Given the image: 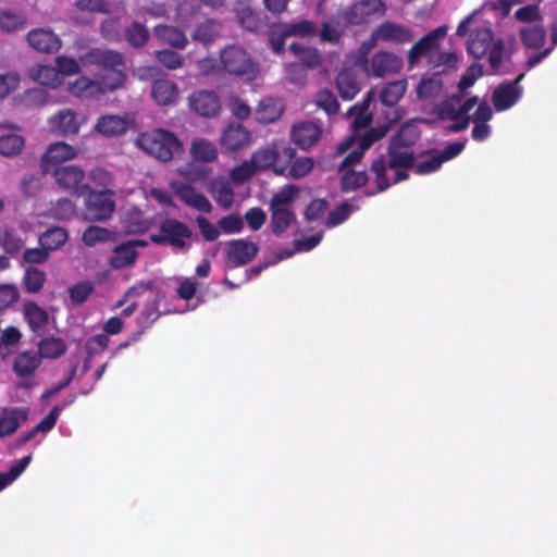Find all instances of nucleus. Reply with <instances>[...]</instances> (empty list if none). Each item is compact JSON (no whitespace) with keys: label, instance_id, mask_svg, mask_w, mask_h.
<instances>
[{"label":"nucleus","instance_id":"13d9d810","mask_svg":"<svg viewBox=\"0 0 557 557\" xmlns=\"http://www.w3.org/2000/svg\"><path fill=\"white\" fill-rule=\"evenodd\" d=\"M3 250L9 255H15L21 251L24 240L15 230H5L1 239Z\"/></svg>","mask_w":557,"mask_h":557},{"label":"nucleus","instance_id":"3c124183","mask_svg":"<svg viewBox=\"0 0 557 557\" xmlns=\"http://www.w3.org/2000/svg\"><path fill=\"white\" fill-rule=\"evenodd\" d=\"M123 225L128 234L145 233L150 227L148 220L139 210L128 212L123 220Z\"/></svg>","mask_w":557,"mask_h":557},{"label":"nucleus","instance_id":"412c9836","mask_svg":"<svg viewBox=\"0 0 557 557\" xmlns=\"http://www.w3.org/2000/svg\"><path fill=\"white\" fill-rule=\"evenodd\" d=\"M176 197L187 207L203 213L212 212V205L209 199L187 183H177L173 185Z\"/></svg>","mask_w":557,"mask_h":557},{"label":"nucleus","instance_id":"e2e57ef3","mask_svg":"<svg viewBox=\"0 0 557 557\" xmlns=\"http://www.w3.org/2000/svg\"><path fill=\"white\" fill-rule=\"evenodd\" d=\"M52 211L55 219L65 221L72 219L75 215L76 206L69 198H60L54 203Z\"/></svg>","mask_w":557,"mask_h":557},{"label":"nucleus","instance_id":"69168bd1","mask_svg":"<svg viewBox=\"0 0 557 557\" xmlns=\"http://www.w3.org/2000/svg\"><path fill=\"white\" fill-rule=\"evenodd\" d=\"M20 298V292L14 284H0V311L8 309Z\"/></svg>","mask_w":557,"mask_h":557},{"label":"nucleus","instance_id":"e433bc0d","mask_svg":"<svg viewBox=\"0 0 557 557\" xmlns=\"http://www.w3.org/2000/svg\"><path fill=\"white\" fill-rule=\"evenodd\" d=\"M38 355L42 359H57L67 349L66 343L61 337L49 336L38 343Z\"/></svg>","mask_w":557,"mask_h":557},{"label":"nucleus","instance_id":"864d4df0","mask_svg":"<svg viewBox=\"0 0 557 557\" xmlns=\"http://www.w3.org/2000/svg\"><path fill=\"white\" fill-rule=\"evenodd\" d=\"M314 162L312 158L309 157H300L294 158L290 164L287 168L285 176L298 180L305 177L309 174L313 169Z\"/></svg>","mask_w":557,"mask_h":557},{"label":"nucleus","instance_id":"0e129e2a","mask_svg":"<svg viewBox=\"0 0 557 557\" xmlns=\"http://www.w3.org/2000/svg\"><path fill=\"white\" fill-rule=\"evenodd\" d=\"M258 170L252 164L251 159L249 161H244L242 164L236 165L231 171L232 180L237 184H243L247 182L250 177H252Z\"/></svg>","mask_w":557,"mask_h":557},{"label":"nucleus","instance_id":"a19ab883","mask_svg":"<svg viewBox=\"0 0 557 557\" xmlns=\"http://www.w3.org/2000/svg\"><path fill=\"white\" fill-rule=\"evenodd\" d=\"M67 239L69 233L65 228L52 226L39 236V245L51 252L62 247Z\"/></svg>","mask_w":557,"mask_h":557},{"label":"nucleus","instance_id":"9b49d317","mask_svg":"<svg viewBox=\"0 0 557 557\" xmlns=\"http://www.w3.org/2000/svg\"><path fill=\"white\" fill-rule=\"evenodd\" d=\"M447 26L441 25L416 41L408 51L407 63L410 70L414 69L421 59H429L433 63L432 57L441 46V39L446 36Z\"/></svg>","mask_w":557,"mask_h":557},{"label":"nucleus","instance_id":"774afa93","mask_svg":"<svg viewBox=\"0 0 557 557\" xmlns=\"http://www.w3.org/2000/svg\"><path fill=\"white\" fill-rule=\"evenodd\" d=\"M219 227L225 234H235L244 228L243 219L238 214H228L218 221Z\"/></svg>","mask_w":557,"mask_h":557},{"label":"nucleus","instance_id":"2eb2a0df","mask_svg":"<svg viewBox=\"0 0 557 557\" xmlns=\"http://www.w3.org/2000/svg\"><path fill=\"white\" fill-rule=\"evenodd\" d=\"M77 157L76 149L63 141L50 144L40 159L41 173L51 172L52 169L66 164V161Z\"/></svg>","mask_w":557,"mask_h":557},{"label":"nucleus","instance_id":"4468645a","mask_svg":"<svg viewBox=\"0 0 557 557\" xmlns=\"http://www.w3.org/2000/svg\"><path fill=\"white\" fill-rule=\"evenodd\" d=\"M388 131L387 125H380L367 128L362 134L354 133L342 143H339L334 151V157L344 154L356 144L366 152L374 143L382 139Z\"/></svg>","mask_w":557,"mask_h":557},{"label":"nucleus","instance_id":"dca6fc26","mask_svg":"<svg viewBox=\"0 0 557 557\" xmlns=\"http://www.w3.org/2000/svg\"><path fill=\"white\" fill-rule=\"evenodd\" d=\"M386 5L382 0H360L346 12L345 18L351 25L369 23L374 16H383Z\"/></svg>","mask_w":557,"mask_h":557},{"label":"nucleus","instance_id":"9d476101","mask_svg":"<svg viewBox=\"0 0 557 557\" xmlns=\"http://www.w3.org/2000/svg\"><path fill=\"white\" fill-rule=\"evenodd\" d=\"M413 39L414 33L410 27L386 21L373 30L370 41H364L359 50L366 61L369 50L376 44V41L405 45L411 42Z\"/></svg>","mask_w":557,"mask_h":557},{"label":"nucleus","instance_id":"0eeeda50","mask_svg":"<svg viewBox=\"0 0 557 557\" xmlns=\"http://www.w3.org/2000/svg\"><path fill=\"white\" fill-rule=\"evenodd\" d=\"M193 237L194 232L186 223L174 218H165L159 224V232L151 234L150 240L159 246L186 250L189 248V240Z\"/></svg>","mask_w":557,"mask_h":557},{"label":"nucleus","instance_id":"f03ea898","mask_svg":"<svg viewBox=\"0 0 557 557\" xmlns=\"http://www.w3.org/2000/svg\"><path fill=\"white\" fill-rule=\"evenodd\" d=\"M467 51L475 60L488 54V64L493 71H498L505 57H510L512 50L506 48L503 38H494L490 27H479L471 32L467 41Z\"/></svg>","mask_w":557,"mask_h":557},{"label":"nucleus","instance_id":"20e7f679","mask_svg":"<svg viewBox=\"0 0 557 557\" xmlns=\"http://www.w3.org/2000/svg\"><path fill=\"white\" fill-rule=\"evenodd\" d=\"M137 144L149 156L162 162H170L184 152L181 140L172 132L162 128L140 134Z\"/></svg>","mask_w":557,"mask_h":557},{"label":"nucleus","instance_id":"052dcab7","mask_svg":"<svg viewBox=\"0 0 557 557\" xmlns=\"http://www.w3.org/2000/svg\"><path fill=\"white\" fill-rule=\"evenodd\" d=\"M351 213V206L348 202H342L329 212L325 225L335 227L345 222Z\"/></svg>","mask_w":557,"mask_h":557},{"label":"nucleus","instance_id":"1a4fd4ad","mask_svg":"<svg viewBox=\"0 0 557 557\" xmlns=\"http://www.w3.org/2000/svg\"><path fill=\"white\" fill-rule=\"evenodd\" d=\"M44 175L51 176L61 190L72 196L83 197L89 190V184L85 183L86 173L77 164H63Z\"/></svg>","mask_w":557,"mask_h":557},{"label":"nucleus","instance_id":"b1692460","mask_svg":"<svg viewBox=\"0 0 557 557\" xmlns=\"http://www.w3.org/2000/svg\"><path fill=\"white\" fill-rule=\"evenodd\" d=\"M251 140L250 132L239 123L227 125L221 136V145L227 151H238L243 147L248 146Z\"/></svg>","mask_w":557,"mask_h":557},{"label":"nucleus","instance_id":"4be33fe9","mask_svg":"<svg viewBox=\"0 0 557 557\" xmlns=\"http://www.w3.org/2000/svg\"><path fill=\"white\" fill-rule=\"evenodd\" d=\"M289 51L293 52L299 60L297 63H292L288 67V73L293 74L295 71L314 70L322 64V57L318 49L307 47L298 42L289 45Z\"/></svg>","mask_w":557,"mask_h":557},{"label":"nucleus","instance_id":"423d86ee","mask_svg":"<svg viewBox=\"0 0 557 557\" xmlns=\"http://www.w3.org/2000/svg\"><path fill=\"white\" fill-rule=\"evenodd\" d=\"M121 77L117 72H112L109 76H100L98 79L79 76L69 84V90L71 95L83 100L99 99L101 96L119 89Z\"/></svg>","mask_w":557,"mask_h":557},{"label":"nucleus","instance_id":"c85d7f7f","mask_svg":"<svg viewBox=\"0 0 557 557\" xmlns=\"http://www.w3.org/2000/svg\"><path fill=\"white\" fill-rule=\"evenodd\" d=\"M27 419L26 408H5L0 414V437H7L16 432L21 422Z\"/></svg>","mask_w":557,"mask_h":557},{"label":"nucleus","instance_id":"4c0bfd02","mask_svg":"<svg viewBox=\"0 0 557 557\" xmlns=\"http://www.w3.org/2000/svg\"><path fill=\"white\" fill-rule=\"evenodd\" d=\"M124 37L127 44L135 49L143 48L147 45L150 34L144 23L133 21L124 29Z\"/></svg>","mask_w":557,"mask_h":557},{"label":"nucleus","instance_id":"de8ad7c7","mask_svg":"<svg viewBox=\"0 0 557 557\" xmlns=\"http://www.w3.org/2000/svg\"><path fill=\"white\" fill-rule=\"evenodd\" d=\"M191 153L197 161L212 162L218 158L215 146L203 138H199L193 143Z\"/></svg>","mask_w":557,"mask_h":557},{"label":"nucleus","instance_id":"aec40b11","mask_svg":"<svg viewBox=\"0 0 557 557\" xmlns=\"http://www.w3.org/2000/svg\"><path fill=\"white\" fill-rule=\"evenodd\" d=\"M290 136L295 145L308 150L320 141L322 128L314 122L302 121L293 125Z\"/></svg>","mask_w":557,"mask_h":557},{"label":"nucleus","instance_id":"5fc2aeb1","mask_svg":"<svg viewBox=\"0 0 557 557\" xmlns=\"http://www.w3.org/2000/svg\"><path fill=\"white\" fill-rule=\"evenodd\" d=\"M156 59L163 67L170 71L182 69L185 63L184 55L171 49L158 50Z\"/></svg>","mask_w":557,"mask_h":557},{"label":"nucleus","instance_id":"58836bf2","mask_svg":"<svg viewBox=\"0 0 557 557\" xmlns=\"http://www.w3.org/2000/svg\"><path fill=\"white\" fill-rule=\"evenodd\" d=\"M214 201L223 209H230L234 202V191L227 182L212 181L208 186Z\"/></svg>","mask_w":557,"mask_h":557},{"label":"nucleus","instance_id":"f8f14e48","mask_svg":"<svg viewBox=\"0 0 557 557\" xmlns=\"http://www.w3.org/2000/svg\"><path fill=\"white\" fill-rule=\"evenodd\" d=\"M113 194L109 189L96 191L89 186L88 193L84 196L85 218L89 221L109 220L115 210Z\"/></svg>","mask_w":557,"mask_h":557},{"label":"nucleus","instance_id":"473e14b6","mask_svg":"<svg viewBox=\"0 0 557 557\" xmlns=\"http://www.w3.org/2000/svg\"><path fill=\"white\" fill-rule=\"evenodd\" d=\"M235 12L239 24L247 30L257 33L263 28L264 20L260 11L247 4H239Z\"/></svg>","mask_w":557,"mask_h":557},{"label":"nucleus","instance_id":"bb28decb","mask_svg":"<svg viewBox=\"0 0 557 557\" xmlns=\"http://www.w3.org/2000/svg\"><path fill=\"white\" fill-rule=\"evenodd\" d=\"M521 88L515 84H499L493 91L492 103L496 111L502 112L511 108L520 98Z\"/></svg>","mask_w":557,"mask_h":557},{"label":"nucleus","instance_id":"4d7b16f0","mask_svg":"<svg viewBox=\"0 0 557 557\" xmlns=\"http://www.w3.org/2000/svg\"><path fill=\"white\" fill-rule=\"evenodd\" d=\"M346 116L350 119V126L354 133L366 129L373 121V114L371 111L354 109V107L348 109Z\"/></svg>","mask_w":557,"mask_h":557},{"label":"nucleus","instance_id":"6ab92c4d","mask_svg":"<svg viewBox=\"0 0 557 557\" xmlns=\"http://www.w3.org/2000/svg\"><path fill=\"white\" fill-rule=\"evenodd\" d=\"M189 108L198 115L213 117L220 113L221 101L212 90H196L188 98Z\"/></svg>","mask_w":557,"mask_h":557},{"label":"nucleus","instance_id":"338daca9","mask_svg":"<svg viewBox=\"0 0 557 557\" xmlns=\"http://www.w3.org/2000/svg\"><path fill=\"white\" fill-rule=\"evenodd\" d=\"M0 27L5 32H13L25 27V18L10 11H4L0 15Z\"/></svg>","mask_w":557,"mask_h":557},{"label":"nucleus","instance_id":"ea45409f","mask_svg":"<svg viewBox=\"0 0 557 557\" xmlns=\"http://www.w3.org/2000/svg\"><path fill=\"white\" fill-rule=\"evenodd\" d=\"M29 76L37 83L49 86L58 87L61 84V76L54 66L37 64L29 70Z\"/></svg>","mask_w":557,"mask_h":557},{"label":"nucleus","instance_id":"cd10ccee","mask_svg":"<svg viewBox=\"0 0 557 557\" xmlns=\"http://www.w3.org/2000/svg\"><path fill=\"white\" fill-rule=\"evenodd\" d=\"M336 87L343 100H351L361 89V83L351 69H343L336 75Z\"/></svg>","mask_w":557,"mask_h":557},{"label":"nucleus","instance_id":"f3484780","mask_svg":"<svg viewBox=\"0 0 557 557\" xmlns=\"http://www.w3.org/2000/svg\"><path fill=\"white\" fill-rule=\"evenodd\" d=\"M146 246L148 242L144 239H131L115 246L109 258V265L114 270L133 265L139 256L137 248Z\"/></svg>","mask_w":557,"mask_h":557},{"label":"nucleus","instance_id":"2f4dec72","mask_svg":"<svg viewBox=\"0 0 557 557\" xmlns=\"http://www.w3.org/2000/svg\"><path fill=\"white\" fill-rule=\"evenodd\" d=\"M178 88L169 79H157L152 84L151 96L159 106H168L175 101Z\"/></svg>","mask_w":557,"mask_h":557},{"label":"nucleus","instance_id":"680f3d73","mask_svg":"<svg viewBox=\"0 0 557 557\" xmlns=\"http://www.w3.org/2000/svg\"><path fill=\"white\" fill-rule=\"evenodd\" d=\"M94 286L89 282L76 283L69 288L70 299L74 305H82L92 294Z\"/></svg>","mask_w":557,"mask_h":557},{"label":"nucleus","instance_id":"c9c22d12","mask_svg":"<svg viewBox=\"0 0 557 557\" xmlns=\"http://www.w3.org/2000/svg\"><path fill=\"white\" fill-rule=\"evenodd\" d=\"M221 33V23L214 18H208L198 23L191 34V38L203 45L213 42Z\"/></svg>","mask_w":557,"mask_h":557},{"label":"nucleus","instance_id":"37998d69","mask_svg":"<svg viewBox=\"0 0 557 557\" xmlns=\"http://www.w3.org/2000/svg\"><path fill=\"white\" fill-rule=\"evenodd\" d=\"M406 83L404 81H395L387 83L380 92L381 102L392 108L394 107L405 95Z\"/></svg>","mask_w":557,"mask_h":557},{"label":"nucleus","instance_id":"c756f323","mask_svg":"<svg viewBox=\"0 0 557 557\" xmlns=\"http://www.w3.org/2000/svg\"><path fill=\"white\" fill-rule=\"evenodd\" d=\"M153 35L159 41L176 49H184L188 44L185 34L172 25L159 24L154 26Z\"/></svg>","mask_w":557,"mask_h":557},{"label":"nucleus","instance_id":"7c9ffc66","mask_svg":"<svg viewBox=\"0 0 557 557\" xmlns=\"http://www.w3.org/2000/svg\"><path fill=\"white\" fill-rule=\"evenodd\" d=\"M284 111L283 102L276 98H263L260 100L256 117L262 124H270L277 121Z\"/></svg>","mask_w":557,"mask_h":557},{"label":"nucleus","instance_id":"79ce46f5","mask_svg":"<svg viewBox=\"0 0 557 557\" xmlns=\"http://www.w3.org/2000/svg\"><path fill=\"white\" fill-rule=\"evenodd\" d=\"M521 42L530 49L541 48L546 39V30L542 25H530L520 29Z\"/></svg>","mask_w":557,"mask_h":557},{"label":"nucleus","instance_id":"6e6d98bb","mask_svg":"<svg viewBox=\"0 0 557 557\" xmlns=\"http://www.w3.org/2000/svg\"><path fill=\"white\" fill-rule=\"evenodd\" d=\"M314 103L329 115L336 114L339 110L336 96L327 88H323L317 92Z\"/></svg>","mask_w":557,"mask_h":557},{"label":"nucleus","instance_id":"6e6552de","mask_svg":"<svg viewBox=\"0 0 557 557\" xmlns=\"http://www.w3.org/2000/svg\"><path fill=\"white\" fill-rule=\"evenodd\" d=\"M295 154L296 150L290 146L280 149L275 146H265L256 150L250 159L258 172L271 169L276 175H284Z\"/></svg>","mask_w":557,"mask_h":557},{"label":"nucleus","instance_id":"09e8293b","mask_svg":"<svg viewBox=\"0 0 557 557\" xmlns=\"http://www.w3.org/2000/svg\"><path fill=\"white\" fill-rule=\"evenodd\" d=\"M25 145L23 136L17 134H5L0 136V154L13 157L18 154Z\"/></svg>","mask_w":557,"mask_h":557},{"label":"nucleus","instance_id":"a211bd4d","mask_svg":"<svg viewBox=\"0 0 557 557\" xmlns=\"http://www.w3.org/2000/svg\"><path fill=\"white\" fill-rule=\"evenodd\" d=\"M259 252L256 243L248 239H232L227 244L226 260L230 267L238 268L249 263Z\"/></svg>","mask_w":557,"mask_h":557},{"label":"nucleus","instance_id":"8fccbe9b","mask_svg":"<svg viewBox=\"0 0 557 557\" xmlns=\"http://www.w3.org/2000/svg\"><path fill=\"white\" fill-rule=\"evenodd\" d=\"M112 237L113 233L108 228L90 225L83 232L82 240L86 246L92 247L98 243L109 242Z\"/></svg>","mask_w":557,"mask_h":557},{"label":"nucleus","instance_id":"5701e85b","mask_svg":"<svg viewBox=\"0 0 557 557\" xmlns=\"http://www.w3.org/2000/svg\"><path fill=\"white\" fill-rule=\"evenodd\" d=\"M22 312L28 327L36 336L45 334L49 323V313L45 308L36 301L27 300L23 304Z\"/></svg>","mask_w":557,"mask_h":557},{"label":"nucleus","instance_id":"f257e3e1","mask_svg":"<svg viewBox=\"0 0 557 557\" xmlns=\"http://www.w3.org/2000/svg\"><path fill=\"white\" fill-rule=\"evenodd\" d=\"M417 138L418 134L413 128L401 127L391 137L386 152L371 162L369 171L377 193H384L392 185L409 178V171L416 161L414 153L409 148Z\"/></svg>","mask_w":557,"mask_h":557},{"label":"nucleus","instance_id":"49530a36","mask_svg":"<svg viewBox=\"0 0 557 557\" xmlns=\"http://www.w3.org/2000/svg\"><path fill=\"white\" fill-rule=\"evenodd\" d=\"M45 282L46 274L44 271L35 267H28L25 269L23 284L27 293L36 294L40 292L45 285Z\"/></svg>","mask_w":557,"mask_h":557},{"label":"nucleus","instance_id":"f704fd0d","mask_svg":"<svg viewBox=\"0 0 557 557\" xmlns=\"http://www.w3.org/2000/svg\"><path fill=\"white\" fill-rule=\"evenodd\" d=\"M95 128L104 136L113 137L124 134L128 128V123L119 115H104L98 119Z\"/></svg>","mask_w":557,"mask_h":557},{"label":"nucleus","instance_id":"a878e982","mask_svg":"<svg viewBox=\"0 0 557 557\" xmlns=\"http://www.w3.org/2000/svg\"><path fill=\"white\" fill-rule=\"evenodd\" d=\"M27 41L35 50L44 53L57 52L61 47V40L51 30L44 28L33 29L27 34Z\"/></svg>","mask_w":557,"mask_h":557},{"label":"nucleus","instance_id":"393cba45","mask_svg":"<svg viewBox=\"0 0 557 557\" xmlns=\"http://www.w3.org/2000/svg\"><path fill=\"white\" fill-rule=\"evenodd\" d=\"M401 59L387 51L374 53L370 62L372 75L375 77H384L386 74L396 73L401 69Z\"/></svg>","mask_w":557,"mask_h":557},{"label":"nucleus","instance_id":"ddd939ff","mask_svg":"<svg viewBox=\"0 0 557 557\" xmlns=\"http://www.w3.org/2000/svg\"><path fill=\"white\" fill-rule=\"evenodd\" d=\"M86 60L90 64L98 65L102 69L101 76H109L112 72L121 74V86L125 81V74L122 70L124 66V58L121 52L110 49H91Z\"/></svg>","mask_w":557,"mask_h":557},{"label":"nucleus","instance_id":"a18cd8bd","mask_svg":"<svg viewBox=\"0 0 557 557\" xmlns=\"http://www.w3.org/2000/svg\"><path fill=\"white\" fill-rule=\"evenodd\" d=\"M443 89V82L440 75L423 78L417 86V97L419 99H432L438 97Z\"/></svg>","mask_w":557,"mask_h":557},{"label":"nucleus","instance_id":"39448f33","mask_svg":"<svg viewBox=\"0 0 557 557\" xmlns=\"http://www.w3.org/2000/svg\"><path fill=\"white\" fill-rule=\"evenodd\" d=\"M220 62L225 72L231 75L253 81L259 74V65L249 53L238 45H230L221 50Z\"/></svg>","mask_w":557,"mask_h":557},{"label":"nucleus","instance_id":"603ef678","mask_svg":"<svg viewBox=\"0 0 557 557\" xmlns=\"http://www.w3.org/2000/svg\"><path fill=\"white\" fill-rule=\"evenodd\" d=\"M55 127L64 136L74 135L78 132V124L76 122V115L71 110H63L55 116Z\"/></svg>","mask_w":557,"mask_h":557},{"label":"nucleus","instance_id":"72a5a7b5","mask_svg":"<svg viewBox=\"0 0 557 557\" xmlns=\"http://www.w3.org/2000/svg\"><path fill=\"white\" fill-rule=\"evenodd\" d=\"M41 358L37 352L23 351L20 352L13 362V371L20 377L32 375L40 366Z\"/></svg>","mask_w":557,"mask_h":557},{"label":"nucleus","instance_id":"c03bdc74","mask_svg":"<svg viewBox=\"0 0 557 557\" xmlns=\"http://www.w3.org/2000/svg\"><path fill=\"white\" fill-rule=\"evenodd\" d=\"M341 189L342 191H354L364 186L369 181V175L366 171H355L346 169L342 171Z\"/></svg>","mask_w":557,"mask_h":557},{"label":"nucleus","instance_id":"bf43d9fd","mask_svg":"<svg viewBox=\"0 0 557 557\" xmlns=\"http://www.w3.org/2000/svg\"><path fill=\"white\" fill-rule=\"evenodd\" d=\"M286 34L290 36L310 37L315 35L317 25L315 23L302 20L295 23L287 24L285 26Z\"/></svg>","mask_w":557,"mask_h":557},{"label":"nucleus","instance_id":"7ed1b4c3","mask_svg":"<svg viewBox=\"0 0 557 557\" xmlns=\"http://www.w3.org/2000/svg\"><path fill=\"white\" fill-rule=\"evenodd\" d=\"M299 195V187L289 184L276 191L269 202L270 228L274 236L281 237L297 222L294 202Z\"/></svg>","mask_w":557,"mask_h":557}]
</instances>
